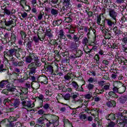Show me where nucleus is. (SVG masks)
Segmentation results:
<instances>
[{
    "instance_id": "nucleus-1",
    "label": "nucleus",
    "mask_w": 127,
    "mask_h": 127,
    "mask_svg": "<svg viewBox=\"0 0 127 127\" xmlns=\"http://www.w3.org/2000/svg\"><path fill=\"white\" fill-rule=\"evenodd\" d=\"M26 63H30L28 65L29 75H30L29 79L32 82H35L36 69L42 65L40 59L37 56V54L30 53L29 55L26 57Z\"/></svg>"
},
{
    "instance_id": "nucleus-2",
    "label": "nucleus",
    "mask_w": 127,
    "mask_h": 127,
    "mask_svg": "<svg viewBox=\"0 0 127 127\" xmlns=\"http://www.w3.org/2000/svg\"><path fill=\"white\" fill-rule=\"evenodd\" d=\"M42 117L45 122H47L46 125L47 127L59 126V117L50 114H44Z\"/></svg>"
},
{
    "instance_id": "nucleus-3",
    "label": "nucleus",
    "mask_w": 127,
    "mask_h": 127,
    "mask_svg": "<svg viewBox=\"0 0 127 127\" xmlns=\"http://www.w3.org/2000/svg\"><path fill=\"white\" fill-rule=\"evenodd\" d=\"M16 49L13 48L9 50L8 51H5L4 52V55L9 58L10 60H12V64L15 67H22L24 62L22 61H18L17 59L13 58V55L15 54Z\"/></svg>"
},
{
    "instance_id": "nucleus-4",
    "label": "nucleus",
    "mask_w": 127,
    "mask_h": 127,
    "mask_svg": "<svg viewBox=\"0 0 127 127\" xmlns=\"http://www.w3.org/2000/svg\"><path fill=\"white\" fill-rule=\"evenodd\" d=\"M127 110H124L123 113H121L118 115V120L119 121V123H118L117 127H125V125L127 124Z\"/></svg>"
},
{
    "instance_id": "nucleus-5",
    "label": "nucleus",
    "mask_w": 127,
    "mask_h": 127,
    "mask_svg": "<svg viewBox=\"0 0 127 127\" xmlns=\"http://www.w3.org/2000/svg\"><path fill=\"white\" fill-rule=\"evenodd\" d=\"M55 76L61 77V76H63V75H64V73L67 71V69H66V67H65L61 66L59 69V66L56 63H55Z\"/></svg>"
},
{
    "instance_id": "nucleus-6",
    "label": "nucleus",
    "mask_w": 127,
    "mask_h": 127,
    "mask_svg": "<svg viewBox=\"0 0 127 127\" xmlns=\"http://www.w3.org/2000/svg\"><path fill=\"white\" fill-rule=\"evenodd\" d=\"M44 69L46 72L55 75V65H52V64L49 63H45Z\"/></svg>"
},
{
    "instance_id": "nucleus-7",
    "label": "nucleus",
    "mask_w": 127,
    "mask_h": 127,
    "mask_svg": "<svg viewBox=\"0 0 127 127\" xmlns=\"http://www.w3.org/2000/svg\"><path fill=\"white\" fill-rule=\"evenodd\" d=\"M20 118V115L16 114L15 116H10L9 117V122L7 123H9V124H7L5 125L6 127H14V124H13V122H16L18 119Z\"/></svg>"
},
{
    "instance_id": "nucleus-8",
    "label": "nucleus",
    "mask_w": 127,
    "mask_h": 127,
    "mask_svg": "<svg viewBox=\"0 0 127 127\" xmlns=\"http://www.w3.org/2000/svg\"><path fill=\"white\" fill-rule=\"evenodd\" d=\"M7 81H8V83L6 84V87H7V89L10 90V92L14 91V90H15V86L13 85V83L16 81V79L12 78L7 79Z\"/></svg>"
},
{
    "instance_id": "nucleus-9",
    "label": "nucleus",
    "mask_w": 127,
    "mask_h": 127,
    "mask_svg": "<svg viewBox=\"0 0 127 127\" xmlns=\"http://www.w3.org/2000/svg\"><path fill=\"white\" fill-rule=\"evenodd\" d=\"M83 30L85 33H87L86 35L88 38H90V36L91 35V31H92L93 34H96V30L93 28V27L90 26V28L89 27L84 26L83 28Z\"/></svg>"
},
{
    "instance_id": "nucleus-10",
    "label": "nucleus",
    "mask_w": 127,
    "mask_h": 127,
    "mask_svg": "<svg viewBox=\"0 0 127 127\" xmlns=\"http://www.w3.org/2000/svg\"><path fill=\"white\" fill-rule=\"evenodd\" d=\"M82 44H83L85 48H88L90 45H95V41L90 40L87 37H84L82 39Z\"/></svg>"
},
{
    "instance_id": "nucleus-11",
    "label": "nucleus",
    "mask_w": 127,
    "mask_h": 127,
    "mask_svg": "<svg viewBox=\"0 0 127 127\" xmlns=\"http://www.w3.org/2000/svg\"><path fill=\"white\" fill-rule=\"evenodd\" d=\"M38 82H39L41 84L46 85L48 83V78L46 75L42 74L38 76Z\"/></svg>"
},
{
    "instance_id": "nucleus-12",
    "label": "nucleus",
    "mask_w": 127,
    "mask_h": 127,
    "mask_svg": "<svg viewBox=\"0 0 127 127\" xmlns=\"http://www.w3.org/2000/svg\"><path fill=\"white\" fill-rule=\"evenodd\" d=\"M16 38H17L16 35L14 33H11V36L9 37L8 45H9V46H12L14 44L15 45Z\"/></svg>"
},
{
    "instance_id": "nucleus-13",
    "label": "nucleus",
    "mask_w": 127,
    "mask_h": 127,
    "mask_svg": "<svg viewBox=\"0 0 127 127\" xmlns=\"http://www.w3.org/2000/svg\"><path fill=\"white\" fill-rule=\"evenodd\" d=\"M16 48L17 49H16L14 56L15 57H16V58H17V59H21V56L20 55V53L22 54V53H24V52L23 51V49L20 48H18V46H17L14 47V48Z\"/></svg>"
},
{
    "instance_id": "nucleus-14",
    "label": "nucleus",
    "mask_w": 127,
    "mask_h": 127,
    "mask_svg": "<svg viewBox=\"0 0 127 127\" xmlns=\"http://www.w3.org/2000/svg\"><path fill=\"white\" fill-rule=\"evenodd\" d=\"M53 38H51V39H49V45L53 46V48H57L58 47V48H60V50H61V46L58 44V43H57V40H56V39H53Z\"/></svg>"
},
{
    "instance_id": "nucleus-15",
    "label": "nucleus",
    "mask_w": 127,
    "mask_h": 127,
    "mask_svg": "<svg viewBox=\"0 0 127 127\" xmlns=\"http://www.w3.org/2000/svg\"><path fill=\"white\" fill-rule=\"evenodd\" d=\"M2 10H3V13H4L5 16H10L13 14V12H11V10L7 8V7L6 5L1 7Z\"/></svg>"
},
{
    "instance_id": "nucleus-16",
    "label": "nucleus",
    "mask_w": 127,
    "mask_h": 127,
    "mask_svg": "<svg viewBox=\"0 0 127 127\" xmlns=\"http://www.w3.org/2000/svg\"><path fill=\"white\" fill-rule=\"evenodd\" d=\"M43 99H44V96L42 94H40L39 96L36 97V100H38L39 102L38 109H41V108L43 107Z\"/></svg>"
},
{
    "instance_id": "nucleus-17",
    "label": "nucleus",
    "mask_w": 127,
    "mask_h": 127,
    "mask_svg": "<svg viewBox=\"0 0 127 127\" xmlns=\"http://www.w3.org/2000/svg\"><path fill=\"white\" fill-rule=\"evenodd\" d=\"M28 79H30V75H29V70H28V71L24 72L23 77L21 78L20 79H19V82L20 83H23L26 80H28Z\"/></svg>"
},
{
    "instance_id": "nucleus-18",
    "label": "nucleus",
    "mask_w": 127,
    "mask_h": 127,
    "mask_svg": "<svg viewBox=\"0 0 127 127\" xmlns=\"http://www.w3.org/2000/svg\"><path fill=\"white\" fill-rule=\"evenodd\" d=\"M19 105H20V101H19L18 99L11 100V104L10 106H11V107H13L14 109L18 108V107H19Z\"/></svg>"
},
{
    "instance_id": "nucleus-19",
    "label": "nucleus",
    "mask_w": 127,
    "mask_h": 127,
    "mask_svg": "<svg viewBox=\"0 0 127 127\" xmlns=\"http://www.w3.org/2000/svg\"><path fill=\"white\" fill-rule=\"evenodd\" d=\"M109 16L111 17L112 20H117V16H118V14L117 12L114 9H111L109 10Z\"/></svg>"
},
{
    "instance_id": "nucleus-20",
    "label": "nucleus",
    "mask_w": 127,
    "mask_h": 127,
    "mask_svg": "<svg viewBox=\"0 0 127 127\" xmlns=\"http://www.w3.org/2000/svg\"><path fill=\"white\" fill-rule=\"evenodd\" d=\"M71 0H61L60 2H63V5L65 6L66 8H70L72 6L71 2H70Z\"/></svg>"
},
{
    "instance_id": "nucleus-21",
    "label": "nucleus",
    "mask_w": 127,
    "mask_h": 127,
    "mask_svg": "<svg viewBox=\"0 0 127 127\" xmlns=\"http://www.w3.org/2000/svg\"><path fill=\"white\" fill-rule=\"evenodd\" d=\"M33 42V40L32 39H29L28 38L26 40V47L29 50H32V42Z\"/></svg>"
},
{
    "instance_id": "nucleus-22",
    "label": "nucleus",
    "mask_w": 127,
    "mask_h": 127,
    "mask_svg": "<svg viewBox=\"0 0 127 127\" xmlns=\"http://www.w3.org/2000/svg\"><path fill=\"white\" fill-rule=\"evenodd\" d=\"M63 20L62 19H55L53 22L52 25L53 27H56V26H60L62 24Z\"/></svg>"
},
{
    "instance_id": "nucleus-23",
    "label": "nucleus",
    "mask_w": 127,
    "mask_h": 127,
    "mask_svg": "<svg viewBox=\"0 0 127 127\" xmlns=\"http://www.w3.org/2000/svg\"><path fill=\"white\" fill-rule=\"evenodd\" d=\"M11 20H9L8 21H6L5 19H4V23L6 27L12 26V24H14V19H12L11 17Z\"/></svg>"
},
{
    "instance_id": "nucleus-24",
    "label": "nucleus",
    "mask_w": 127,
    "mask_h": 127,
    "mask_svg": "<svg viewBox=\"0 0 127 127\" xmlns=\"http://www.w3.org/2000/svg\"><path fill=\"white\" fill-rule=\"evenodd\" d=\"M56 49L54 51L53 53H54V58L55 59H60V48L57 47Z\"/></svg>"
},
{
    "instance_id": "nucleus-25",
    "label": "nucleus",
    "mask_w": 127,
    "mask_h": 127,
    "mask_svg": "<svg viewBox=\"0 0 127 127\" xmlns=\"http://www.w3.org/2000/svg\"><path fill=\"white\" fill-rule=\"evenodd\" d=\"M72 53L77 58L81 57L83 55V52L81 50H73Z\"/></svg>"
},
{
    "instance_id": "nucleus-26",
    "label": "nucleus",
    "mask_w": 127,
    "mask_h": 127,
    "mask_svg": "<svg viewBox=\"0 0 127 127\" xmlns=\"http://www.w3.org/2000/svg\"><path fill=\"white\" fill-rule=\"evenodd\" d=\"M23 107L25 108H32L31 106V102L30 101L24 100L21 102Z\"/></svg>"
},
{
    "instance_id": "nucleus-27",
    "label": "nucleus",
    "mask_w": 127,
    "mask_h": 127,
    "mask_svg": "<svg viewBox=\"0 0 127 127\" xmlns=\"http://www.w3.org/2000/svg\"><path fill=\"white\" fill-rule=\"evenodd\" d=\"M8 42H9V36L7 33H6L4 35V38L2 39V44H6V43L8 44Z\"/></svg>"
},
{
    "instance_id": "nucleus-28",
    "label": "nucleus",
    "mask_w": 127,
    "mask_h": 127,
    "mask_svg": "<svg viewBox=\"0 0 127 127\" xmlns=\"http://www.w3.org/2000/svg\"><path fill=\"white\" fill-rule=\"evenodd\" d=\"M106 105L108 108H115L117 106V102L115 100H111L106 103Z\"/></svg>"
},
{
    "instance_id": "nucleus-29",
    "label": "nucleus",
    "mask_w": 127,
    "mask_h": 127,
    "mask_svg": "<svg viewBox=\"0 0 127 127\" xmlns=\"http://www.w3.org/2000/svg\"><path fill=\"white\" fill-rule=\"evenodd\" d=\"M63 122L64 123V127H72V123L71 122L69 121V120L67 119H63Z\"/></svg>"
},
{
    "instance_id": "nucleus-30",
    "label": "nucleus",
    "mask_w": 127,
    "mask_h": 127,
    "mask_svg": "<svg viewBox=\"0 0 127 127\" xmlns=\"http://www.w3.org/2000/svg\"><path fill=\"white\" fill-rule=\"evenodd\" d=\"M105 118L107 121H115L116 120V115L114 113H111L107 115Z\"/></svg>"
},
{
    "instance_id": "nucleus-31",
    "label": "nucleus",
    "mask_w": 127,
    "mask_h": 127,
    "mask_svg": "<svg viewBox=\"0 0 127 127\" xmlns=\"http://www.w3.org/2000/svg\"><path fill=\"white\" fill-rule=\"evenodd\" d=\"M106 21H107V25L109 26V27H112L113 25L117 23V20H113L112 21V20L110 19H106Z\"/></svg>"
},
{
    "instance_id": "nucleus-32",
    "label": "nucleus",
    "mask_w": 127,
    "mask_h": 127,
    "mask_svg": "<svg viewBox=\"0 0 127 127\" xmlns=\"http://www.w3.org/2000/svg\"><path fill=\"white\" fill-rule=\"evenodd\" d=\"M83 82V84L82 85H78L77 87L75 88L76 91H78V92H84V88H83V86L86 84V81L84 80V79L82 80Z\"/></svg>"
},
{
    "instance_id": "nucleus-33",
    "label": "nucleus",
    "mask_w": 127,
    "mask_h": 127,
    "mask_svg": "<svg viewBox=\"0 0 127 127\" xmlns=\"http://www.w3.org/2000/svg\"><path fill=\"white\" fill-rule=\"evenodd\" d=\"M84 26L81 25L79 24L77 25V30L81 36H83V35H84V31H83V30H84Z\"/></svg>"
},
{
    "instance_id": "nucleus-34",
    "label": "nucleus",
    "mask_w": 127,
    "mask_h": 127,
    "mask_svg": "<svg viewBox=\"0 0 127 127\" xmlns=\"http://www.w3.org/2000/svg\"><path fill=\"white\" fill-rule=\"evenodd\" d=\"M127 85L124 84L118 88V93L119 94H124V92H126V90H127Z\"/></svg>"
},
{
    "instance_id": "nucleus-35",
    "label": "nucleus",
    "mask_w": 127,
    "mask_h": 127,
    "mask_svg": "<svg viewBox=\"0 0 127 127\" xmlns=\"http://www.w3.org/2000/svg\"><path fill=\"white\" fill-rule=\"evenodd\" d=\"M99 112L100 111L96 108L92 109L91 115L93 116L94 118H96V117L99 116Z\"/></svg>"
},
{
    "instance_id": "nucleus-36",
    "label": "nucleus",
    "mask_w": 127,
    "mask_h": 127,
    "mask_svg": "<svg viewBox=\"0 0 127 127\" xmlns=\"http://www.w3.org/2000/svg\"><path fill=\"white\" fill-rule=\"evenodd\" d=\"M45 35L46 36H47L48 37L49 39H51V38H53V34L51 32V29H46Z\"/></svg>"
},
{
    "instance_id": "nucleus-37",
    "label": "nucleus",
    "mask_w": 127,
    "mask_h": 127,
    "mask_svg": "<svg viewBox=\"0 0 127 127\" xmlns=\"http://www.w3.org/2000/svg\"><path fill=\"white\" fill-rule=\"evenodd\" d=\"M75 27L74 26L69 24L68 27L67 28L68 30V33L70 34H74L75 33Z\"/></svg>"
},
{
    "instance_id": "nucleus-38",
    "label": "nucleus",
    "mask_w": 127,
    "mask_h": 127,
    "mask_svg": "<svg viewBox=\"0 0 127 127\" xmlns=\"http://www.w3.org/2000/svg\"><path fill=\"white\" fill-rule=\"evenodd\" d=\"M104 32V37L105 39H110L111 37H112V34L111 33L109 32L108 31H107L106 30H104L103 31Z\"/></svg>"
},
{
    "instance_id": "nucleus-39",
    "label": "nucleus",
    "mask_w": 127,
    "mask_h": 127,
    "mask_svg": "<svg viewBox=\"0 0 127 127\" xmlns=\"http://www.w3.org/2000/svg\"><path fill=\"white\" fill-rule=\"evenodd\" d=\"M108 95L110 98H114L115 99H118L119 98V95L117 93L113 91H111L108 93Z\"/></svg>"
},
{
    "instance_id": "nucleus-40",
    "label": "nucleus",
    "mask_w": 127,
    "mask_h": 127,
    "mask_svg": "<svg viewBox=\"0 0 127 127\" xmlns=\"http://www.w3.org/2000/svg\"><path fill=\"white\" fill-rule=\"evenodd\" d=\"M44 122H45V121L42 116L38 120L37 124L36 125H39V126H43V127H44L43 126H45V123H44Z\"/></svg>"
},
{
    "instance_id": "nucleus-41",
    "label": "nucleus",
    "mask_w": 127,
    "mask_h": 127,
    "mask_svg": "<svg viewBox=\"0 0 127 127\" xmlns=\"http://www.w3.org/2000/svg\"><path fill=\"white\" fill-rule=\"evenodd\" d=\"M72 77H73V73L68 72L64 76V78L65 81H69L72 79Z\"/></svg>"
},
{
    "instance_id": "nucleus-42",
    "label": "nucleus",
    "mask_w": 127,
    "mask_h": 127,
    "mask_svg": "<svg viewBox=\"0 0 127 127\" xmlns=\"http://www.w3.org/2000/svg\"><path fill=\"white\" fill-rule=\"evenodd\" d=\"M27 3V1L26 0H20V5L22 7L23 9H25V8L24 5H25L26 6H28V7L30 8V6L27 5V4H26ZM23 4H24V5H23Z\"/></svg>"
},
{
    "instance_id": "nucleus-43",
    "label": "nucleus",
    "mask_w": 127,
    "mask_h": 127,
    "mask_svg": "<svg viewBox=\"0 0 127 127\" xmlns=\"http://www.w3.org/2000/svg\"><path fill=\"white\" fill-rule=\"evenodd\" d=\"M119 102L120 104H125L126 102H127V95L121 96L119 98Z\"/></svg>"
},
{
    "instance_id": "nucleus-44",
    "label": "nucleus",
    "mask_w": 127,
    "mask_h": 127,
    "mask_svg": "<svg viewBox=\"0 0 127 127\" xmlns=\"http://www.w3.org/2000/svg\"><path fill=\"white\" fill-rule=\"evenodd\" d=\"M43 107L44 110H45V111L49 110L51 111L53 109V107H50V105L48 103L45 104L44 106L43 105Z\"/></svg>"
},
{
    "instance_id": "nucleus-45",
    "label": "nucleus",
    "mask_w": 127,
    "mask_h": 127,
    "mask_svg": "<svg viewBox=\"0 0 127 127\" xmlns=\"http://www.w3.org/2000/svg\"><path fill=\"white\" fill-rule=\"evenodd\" d=\"M8 83V81H7V80L1 81L0 82V88H1V89H3V88H5Z\"/></svg>"
},
{
    "instance_id": "nucleus-46",
    "label": "nucleus",
    "mask_w": 127,
    "mask_h": 127,
    "mask_svg": "<svg viewBox=\"0 0 127 127\" xmlns=\"http://www.w3.org/2000/svg\"><path fill=\"white\" fill-rule=\"evenodd\" d=\"M94 61H95L96 64H97V65H100V59H101V58L100 57L99 54H96L94 56Z\"/></svg>"
},
{
    "instance_id": "nucleus-47",
    "label": "nucleus",
    "mask_w": 127,
    "mask_h": 127,
    "mask_svg": "<svg viewBox=\"0 0 127 127\" xmlns=\"http://www.w3.org/2000/svg\"><path fill=\"white\" fill-rule=\"evenodd\" d=\"M115 59L116 60H118L119 64H123V62H124V60H125L124 57L116 56Z\"/></svg>"
},
{
    "instance_id": "nucleus-48",
    "label": "nucleus",
    "mask_w": 127,
    "mask_h": 127,
    "mask_svg": "<svg viewBox=\"0 0 127 127\" xmlns=\"http://www.w3.org/2000/svg\"><path fill=\"white\" fill-rule=\"evenodd\" d=\"M67 17H69V18H71L72 19H74L75 17H76L77 14L76 13H73L72 12H69L66 14Z\"/></svg>"
},
{
    "instance_id": "nucleus-49",
    "label": "nucleus",
    "mask_w": 127,
    "mask_h": 127,
    "mask_svg": "<svg viewBox=\"0 0 127 127\" xmlns=\"http://www.w3.org/2000/svg\"><path fill=\"white\" fill-rule=\"evenodd\" d=\"M4 72H6V73H7V72H8V69L7 68H5V67L3 66V64H1L0 65V73H2Z\"/></svg>"
},
{
    "instance_id": "nucleus-50",
    "label": "nucleus",
    "mask_w": 127,
    "mask_h": 127,
    "mask_svg": "<svg viewBox=\"0 0 127 127\" xmlns=\"http://www.w3.org/2000/svg\"><path fill=\"white\" fill-rule=\"evenodd\" d=\"M3 104L4 106H7V105L10 106V104H11V100L8 98H5L3 100Z\"/></svg>"
},
{
    "instance_id": "nucleus-51",
    "label": "nucleus",
    "mask_w": 127,
    "mask_h": 127,
    "mask_svg": "<svg viewBox=\"0 0 127 127\" xmlns=\"http://www.w3.org/2000/svg\"><path fill=\"white\" fill-rule=\"evenodd\" d=\"M88 82H89V84H96L97 79L94 77H90L88 79Z\"/></svg>"
},
{
    "instance_id": "nucleus-52",
    "label": "nucleus",
    "mask_w": 127,
    "mask_h": 127,
    "mask_svg": "<svg viewBox=\"0 0 127 127\" xmlns=\"http://www.w3.org/2000/svg\"><path fill=\"white\" fill-rule=\"evenodd\" d=\"M123 85H125V84L123 83L122 82L120 81H116L114 83V86H115L117 88H120L122 87Z\"/></svg>"
},
{
    "instance_id": "nucleus-53",
    "label": "nucleus",
    "mask_w": 127,
    "mask_h": 127,
    "mask_svg": "<svg viewBox=\"0 0 127 127\" xmlns=\"http://www.w3.org/2000/svg\"><path fill=\"white\" fill-rule=\"evenodd\" d=\"M87 115L86 114H81L79 116V119L83 122H87Z\"/></svg>"
},
{
    "instance_id": "nucleus-54",
    "label": "nucleus",
    "mask_w": 127,
    "mask_h": 127,
    "mask_svg": "<svg viewBox=\"0 0 127 127\" xmlns=\"http://www.w3.org/2000/svg\"><path fill=\"white\" fill-rule=\"evenodd\" d=\"M95 87L94 84L91 83H89L86 85V88L88 91H92Z\"/></svg>"
},
{
    "instance_id": "nucleus-55",
    "label": "nucleus",
    "mask_w": 127,
    "mask_h": 127,
    "mask_svg": "<svg viewBox=\"0 0 127 127\" xmlns=\"http://www.w3.org/2000/svg\"><path fill=\"white\" fill-rule=\"evenodd\" d=\"M64 22H66V23H71V22H73V19L68 17H65Z\"/></svg>"
},
{
    "instance_id": "nucleus-56",
    "label": "nucleus",
    "mask_w": 127,
    "mask_h": 127,
    "mask_svg": "<svg viewBox=\"0 0 127 127\" xmlns=\"http://www.w3.org/2000/svg\"><path fill=\"white\" fill-rule=\"evenodd\" d=\"M51 14H52V15H54L55 16H57V15H58L57 9H55V8L51 9Z\"/></svg>"
},
{
    "instance_id": "nucleus-57",
    "label": "nucleus",
    "mask_w": 127,
    "mask_h": 127,
    "mask_svg": "<svg viewBox=\"0 0 127 127\" xmlns=\"http://www.w3.org/2000/svg\"><path fill=\"white\" fill-rule=\"evenodd\" d=\"M82 36L80 35V36H79V37H78V36H77V35L73 34V36L72 37V39L73 40V41L75 42H78L80 40V38H81V37Z\"/></svg>"
},
{
    "instance_id": "nucleus-58",
    "label": "nucleus",
    "mask_w": 127,
    "mask_h": 127,
    "mask_svg": "<svg viewBox=\"0 0 127 127\" xmlns=\"http://www.w3.org/2000/svg\"><path fill=\"white\" fill-rule=\"evenodd\" d=\"M27 93H28V89L27 88L23 89V90L21 91L20 95V96H23V95H27Z\"/></svg>"
},
{
    "instance_id": "nucleus-59",
    "label": "nucleus",
    "mask_w": 127,
    "mask_h": 127,
    "mask_svg": "<svg viewBox=\"0 0 127 127\" xmlns=\"http://www.w3.org/2000/svg\"><path fill=\"white\" fill-rule=\"evenodd\" d=\"M111 47L112 49H118L119 46L117 43H112V44L111 45Z\"/></svg>"
},
{
    "instance_id": "nucleus-60",
    "label": "nucleus",
    "mask_w": 127,
    "mask_h": 127,
    "mask_svg": "<svg viewBox=\"0 0 127 127\" xmlns=\"http://www.w3.org/2000/svg\"><path fill=\"white\" fill-rule=\"evenodd\" d=\"M33 41L36 44L39 43V35L37 36H34L33 38Z\"/></svg>"
},
{
    "instance_id": "nucleus-61",
    "label": "nucleus",
    "mask_w": 127,
    "mask_h": 127,
    "mask_svg": "<svg viewBox=\"0 0 127 127\" xmlns=\"http://www.w3.org/2000/svg\"><path fill=\"white\" fill-rule=\"evenodd\" d=\"M122 41L123 43H121V46H123L122 44H124L125 46L127 45V37H125L122 39Z\"/></svg>"
},
{
    "instance_id": "nucleus-62",
    "label": "nucleus",
    "mask_w": 127,
    "mask_h": 127,
    "mask_svg": "<svg viewBox=\"0 0 127 127\" xmlns=\"http://www.w3.org/2000/svg\"><path fill=\"white\" fill-rule=\"evenodd\" d=\"M9 92H10V90H9L8 89H4L2 90L1 94H4V95L7 96Z\"/></svg>"
},
{
    "instance_id": "nucleus-63",
    "label": "nucleus",
    "mask_w": 127,
    "mask_h": 127,
    "mask_svg": "<svg viewBox=\"0 0 127 127\" xmlns=\"http://www.w3.org/2000/svg\"><path fill=\"white\" fill-rule=\"evenodd\" d=\"M113 73H113L112 74L111 78H112L113 79H116V78H117V73H118V71H117L116 69H113Z\"/></svg>"
},
{
    "instance_id": "nucleus-64",
    "label": "nucleus",
    "mask_w": 127,
    "mask_h": 127,
    "mask_svg": "<svg viewBox=\"0 0 127 127\" xmlns=\"http://www.w3.org/2000/svg\"><path fill=\"white\" fill-rule=\"evenodd\" d=\"M121 48L123 52H125V53H127V47H126V46H125L124 44H122V46H121Z\"/></svg>"
}]
</instances>
